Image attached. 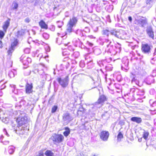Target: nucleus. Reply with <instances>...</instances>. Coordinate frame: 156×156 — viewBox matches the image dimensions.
Returning a JSON list of instances; mask_svg holds the SVG:
<instances>
[{
  "mask_svg": "<svg viewBox=\"0 0 156 156\" xmlns=\"http://www.w3.org/2000/svg\"><path fill=\"white\" fill-rule=\"evenodd\" d=\"M11 113L8 111L4 112L0 109V119L5 124L8 123L12 117Z\"/></svg>",
  "mask_w": 156,
  "mask_h": 156,
  "instance_id": "nucleus-1",
  "label": "nucleus"
},
{
  "mask_svg": "<svg viewBox=\"0 0 156 156\" xmlns=\"http://www.w3.org/2000/svg\"><path fill=\"white\" fill-rule=\"evenodd\" d=\"M17 114H19V117L16 119V122L18 125L21 126L25 123L27 121V117L25 116V114L22 111H18Z\"/></svg>",
  "mask_w": 156,
  "mask_h": 156,
  "instance_id": "nucleus-2",
  "label": "nucleus"
},
{
  "mask_svg": "<svg viewBox=\"0 0 156 156\" xmlns=\"http://www.w3.org/2000/svg\"><path fill=\"white\" fill-rule=\"evenodd\" d=\"M77 22V20L75 17H73L70 19L67 25V33H70L73 31V27L76 26Z\"/></svg>",
  "mask_w": 156,
  "mask_h": 156,
  "instance_id": "nucleus-3",
  "label": "nucleus"
},
{
  "mask_svg": "<svg viewBox=\"0 0 156 156\" xmlns=\"http://www.w3.org/2000/svg\"><path fill=\"white\" fill-rule=\"evenodd\" d=\"M106 100V98L104 95L100 96L98 101L95 103L93 107L100 108L102 105L103 103ZM93 107H92L93 108Z\"/></svg>",
  "mask_w": 156,
  "mask_h": 156,
  "instance_id": "nucleus-4",
  "label": "nucleus"
},
{
  "mask_svg": "<svg viewBox=\"0 0 156 156\" xmlns=\"http://www.w3.org/2000/svg\"><path fill=\"white\" fill-rule=\"evenodd\" d=\"M64 139V136L61 134H54L52 137L53 141L54 142L58 143H60L62 142Z\"/></svg>",
  "mask_w": 156,
  "mask_h": 156,
  "instance_id": "nucleus-5",
  "label": "nucleus"
},
{
  "mask_svg": "<svg viewBox=\"0 0 156 156\" xmlns=\"http://www.w3.org/2000/svg\"><path fill=\"white\" fill-rule=\"evenodd\" d=\"M151 46L147 44H142L141 50L142 52L146 54H149L151 52Z\"/></svg>",
  "mask_w": 156,
  "mask_h": 156,
  "instance_id": "nucleus-6",
  "label": "nucleus"
},
{
  "mask_svg": "<svg viewBox=\"0 0 156 156\" xmlns=\"http://www.w3.org/2000/svg\"><path fill=\"white\" fill-rule=\"evenodd\" d=\"M18 42L17 39H15L14 41L12 43L11 47L8 51V55L9 57L11 56L12 53L14 51L15 47L17 45Z\"/></svg>",
  "mask_w": 156,
  "mask_h": 156,
  "instance_id": "nucleus-7",
  "label": "nucleus"
},
{
  "mask_svg": "<svg viewBox=\"0 0 156 156\" xmlns=\"http://www.w3.org/2000/svg\"><path fill=\"white\" fill-rule=\"evenodd\" d=\"M57 80L59 83L63 87H66L68 84V77L67 76L62 80L60 78H58L57 79Z\"/></svg>",
  "mask_w": 156,
  "mask_h": 156,
  "instance_id": "nucleus-8",
  "label": "nucleus"
},
{
  "mask_svg": "<svg viewBox=\"0 0 156 156\" xmlns=\"http://www.w3.org/2000/svg\"><path fill=\"white\" fill-rule=\"evenodd\" d=\"M109 135V133L108 131H102L100 133V138L103 141H107L108 140Z\"/></svg>",
  "mask_w": 156,
  "mask_h": 156,
  "instance_id": "nucleus-9",
  "label": "nucleus"
},
{
  "mask_svg": "<svg viewBox=\"0 0 156 156\" xmlns=\"http://www.w3.org/2000/svg\"><path fill=\"white\" fill-rule=\"evenodd\" d=\"M70 114L68 112L64 113L62 116V119L64 121L69 122L73 120Z\"/></svg>",
  "mask_w": 156,
  "mask_h": 156,
  "instance_id": "nucleus-10",
  "label": "nucleus"
},
{
  "mask_svg": "<svg viewBox=\"0 0 156 156\" xmlns=\"http://www.w3.org/2000/svg\"><path fill=\"white\" fill-rule=\"evenodd\" d=\"M122 68L126 71L128 69V66L129 60L126 58H124L122 59Z\"/></svg>",
  "mask_w": 156,
  "mask_h": 156,
  "instance_id": "nucleus-11",
  "label": "nucleus"
},
{
  "mask_svg": "<svg viewBox=\"0 0 156 156\" xmlns=\"http://www.w3.org/2000/svg\"><path fill=\"white\" fill-rule=\"evenodd\" d=\"M10 21V19L9 18H8L7 20L5 21L3 23V24L2 26V28L5 33L6 32L9 26Z\"/></svg>",
  "mask_w": 156,
  "mask_h": 156,
  "instance_id": "nucleus-12",
  "label": "nucleus"
},
{
  "mask_svg": "<svg viewBox=\"0 0 156 156\" xmlns=\"http://www.w3.org/2000/svg\"><path fill=\"white\" fill-rule=\"evenodd\" d=\"M21 60L23 65L27 66L31 62V59L29 57H24L22 58L21 57Z\"/></svg>",
  "mask_w": 156,
  "mask_h": 156,
  "instance_id": "nucleus-13",
  "label": "nucleus"
},
{
  "mask_svg": "<svg viewBox=\"0 0 156 156\" xmlns=\"http://www.w3.org/2000/svg\"><path fill=\"white\" fill-rule=\"evenodd\" d=\"M147 34L149 37L153 39H154V32L151 27H149L146 30Z\"/></svg>",
  "mask_w": 156,
  "mask_h": 156,
  "instance_id": "nucleus-14",
  "label": "nucleus"
},
{
  "mask_svg": "<svg viewBox=\"0 0 156 156\" xmlns=\"http://www.w3.org/2000/svg\"><path fill=\"white\" fill-rule=\"evenodd\" d=\"M132 121L136 122L137 123H140L142 122V119L141 118L136 117H132L131 119Z\"/></svg>",
  "mask_w": 156,
  "mask_h": 156,
  "instance_id": "nucleus-15",
  "label": "nucleus"
},
{
  "mask_svg": "<svg viewBox=\"0 0 156 156\" xmlns=\"http://www.w3.org/2000/svg\"><path fill=\"white\" fill-rule=\"evenodd\" d=\"M26 101L23 99H21V101L19 102V104H17L16 105L15 107L17 109H18L19 108H21L22 106L26 104Z\"/></svg>",
  "mask_w": 156,
  "mask_h": 156,
  "instance_id": "nucleus-16",
  "label": "nucleus"
},
{
  "mask_svg": "<svg viewBox=\"0 0 156 156\" xmlns=\"http://www.w3.org/2000/svg\"><path fill=\"white\" fill-rule=\"evenodd\" d=\"M131 78H132V83H136V85H138L139 87H140L139 85V82L137 81L135 78V76L132 73H131L130 75Z\"/></svg>",
  "mask_w": 156,
  "mask_h": 156,
  "instance_id": "nucleus-17",
  "label": "nucleus"
},
{
  "mask_svg": "<svg viewBox=\"0 0 156 156\" xmlns=\"http://www.w3.org/2000/svg\"><path fill=\"white\" fill-rule=\"evenodd\" d=\"M39 24L41 28L45 29H47L48 28L47 25L43 20H41L39 22Z\"/></svg>",
  "mask_w": 156,
  "mask_h": 156,
  "instance_id": "nucleus-18",
  "label": "nucleus"
},
{
  "mask_svg": "<svg viewBox=\"0 0 156 156\" xmlns=\"http://www.w3.org/2000/svg\"><path fill=\"white\" fill-rule=\"evenodd\" d=\"M119 31L115 30H111L110 33L112 35H114L117 37H121V36L119 35Z\"/></svg>",
  "mask_w": 156,
  "mask_h": 156,
  "instance_id": "nucleus-19",
  "label": "nucleus"
},
{
  "mask_svg": "<svg viewBox=\"0 0 156 156\" xmlns=\"http://www.w3.org/2000/svg\"><path fill=\"white\" fill-rule=\"evenodd\" d=\"M65 129L66 131L64 132L63 134L66 137L68 136L70 133V129L69 128L67 127H65Z\"/></svg>",
  "mask_w": 156,
  "mask_h": 156,
  "instance_id": "nucleus-20",
  "label": "nucleus"
},
{
  "mask_svg": "<svg viewBox=\"0 0 156 156\" xmlns=\"http://www.w3.org/2000/svg\"><path fill=\"white\" fill-rule=\"evenodd\" d=\"M18 7V3L15 1L13 2L11 6V9L12 10L17 9Z\"/></svg>",
  "mask_w": 156,
  "mask_h": 156,
  "instance_id": "nucleus-21",
  "label": "nucleus"
},
{
  "mask_svg": "<svg viewBox=\"0 0 156 156\" xmlns=\"http://www.w3.org/2000/svg\"><path fill=\"white\" fill-rule=\"evenodd\" d=\"M16 73L15 70H14L13 71H10L9 73V75L10 77H14L15 75H16Z\"/></svg>",
  "mask_w": 156,
  "mask_h": 156,
  "instance_id": "nucleus-22",
  "label": "nucleus"
},
{
  "mask_svg": "<svg viewBox=\"0 0 156 156\" xmlns=\"http://www.w3.org/2000/svg\"><path fill=\"white\" fill-rule=\"evenodd\" d=\"M15 150V147L13 146H9L8 147V152L10 154H12Z\"/></svg>",
  "mask_w": 156,
  "mask_h": 156,
  "instance_id": "nucleus-23",
  "label": "nucleus"
},
{
  "mask_svg": "<svg viewBox=\"0 0 156 156\" xmlns=\"http://www.w3.org/2000/svg\"><path fill=\"white\" fill-rule=\"evenodd\" d=\"M146 3L147 4L146 7L148 8V9H149L152 7V5L151 4V0H147Z\"/></svg>",
  "mask_w": 156,
  "mask_h": 156,
  "instance_id": "nucleus-24",
  "label": "nucleus"
},
{
  "mask_svg": "<svg viewBox=\"0 0 156 156\" xmlns=\"http://www.w3.org/2000/svg\"><path fill=\"white\" fill-rule=\"evenodd\" d=\"M45 154L47 156H53V153L51 151L47 150Z\"/></svg>",
  "mask_w": 156,
  "mask_h": 156,
  "instance_id": "nucleus-25",
  "label": "nucleus"
},
{
  "mask_svg": "<svg viewBox=\"0 0 156 156\" xmlns=\"http://www.w3.org/2000/svg\"><path fill=\"white\" fill-rule=\"evenodd\" d=\"M149 133L148 132L145 131L143 134V137L145 139L147 140L149 136Z\"/></svg>",
  "mask_w": 156,
  "mask_h": 156,
  "instance_id": "nucleus-26",
  "label": "nucleus"
},
{
  "mask_svg": "<svg viewBox=\"0 0 156 156\" xmlns=\"http://www.w3.org/2000/svg\"><path fill=\"white\" fill-rule=\"evenodd\" d=\"M102 34L103 35H106L107 36H108L109 33H110V31H109L107 29L104 30L102 31Z\"/></svg>",
  "mask_w": 156,
  "mask_h": 156,
  "instance_id": "nucleus-27",
  "label": "nucleus"
},
{
  "mask_svg": "<svg viewBox=\"0 0 156 156\" xmlns=\"http://www.w3.org/2000/svg\"><path fill=\"white\" fill-rule=\"evenodd\" d=\"M123 137V134L121 132H119L117 136V139L118 141H120L121 139Z\"/></svg>",
  "mask_w": 156,
  "mask_h": 156,
  "instance_id": "nucleus-28",
  "label": "nucleus"
},
{
  "mask_svg": "<svg viewBox=\"0 0 156 156\" xmlns=\"http://www.w3.org/2000/svg\"><path fill=\"white\" fill-rule=\"evenodd\" d=\"M62 44H63L65 46H67L69 43V42L68 41L65 40H63L61 41Z\"/></svg>",
  "mask_w": 156,
  "mask_h": 156,
  "instance_id": "nucleus-29",
  "label": "nucleus"
},
{
  "mask_svg": "<svg viewBox=\"0 0 156 156\" xmlns=\"http://www.w3.org/2000/svg\"><path fill=\"white\" fill-rule=\"evenodd\" d=\"M139 23H140L142 26H143V25L145 23V20L142 19H140L139 20Z\"/></svg>",
  "mask_w": 156,
  "mask_h": 156,
  "instance_id": "nucleus-30",
  "label": "nucleus"
},
{
  "mask_svg": "<svg viewBox=\"0 0 156 156\" xmlns=\"http://www.w3.org/2000/svg\"><path fill=\"white\" fill-rule=\"evenodd\" d=\"M149 103L152 106H156V101L153 102L152 100H150Z\"/></svg>",
  "mask_w": 156,
  "mask_h": 156,
  "instance_id": "nucleus-31",
  "label": "nucleus"
},
{
  "mask_svg": "<svg viewBox=\"0 0 156 156\" xmlns=\"http://www.w3.org/2000/svg\"><path fill=\"white\" fill-rule=\"evenodd\" d=\"M58 108L57 106L55 105L52 108L51 112L52 113L55 112L57 110Z\"/></svg>",
  "mask_w": 156,
  "mask_h": 156,
  "instance_id": "nucleus-32",
  "label": "nucleus"
},
{
  "mask_svg": "<svg viewBox=\"0 0 156 156\" xmlns=\"http://www.w3.org/2000/svg\"><path fill=\"white\" fill-rule=\"evenodd\" d=\"M5 32L2 30H0V38L2 39L4 37L5 35Z\"/></svg>",
  "mask_w": 156,
  "mask_h": 156,
  "instance_id": "nucleus-33",
  "label": "nucleus"
},
{
  "mask_svg": "<svg viewBox=\"0 0 156 156\" xmlns=\"http://www.w3.org/2000/svg\"><path fill=\"white\" fill-rule=\"evenodd\" d=\"M32 84L31 83H27L26 88H33Z\"/></svg>",
  "mask_w": 156,
  "mask_h": 156,
  "instance_id": "nucleus-34",
  "label": "nucleus"
},
{
  "mask_svg": "<svg viewBox=\"0 0 156 156\" xmlns=\"http://www.w3.org/2000/svg\"><path fill=\"white\" fill-rule=\"evenodd\" d=\"M32 88H26V93L27 94H30L32 93Z\"/></svg>",
  "mask_w": 156,
  "mask_h": 156,
  "instance_id": "nucleus-35",
  "label": "nucleus"
},
{
  "mask_svg": "<svg viewBox=\"0 0 156 156\" xmlns=\"http://www.w3.org/2000/svg\"><path fill=\"white\" fill-rule=\"evenodd\" d=\"M123 33V31H121V33H120L119 32V35L120 36H121V37H118L119 38H121L122 39H124L125 38V37L124 36V35L122 34V33Z\"/></svg>",
  "mask_w": 156,
  "mask_h": 156,
  "instance_id": "nucleus-36",
  "label": "nucleus"
},
{
  "mask_svg": "<svg viewBox=\"0 0 156 156\" xmlns=\"http://www.w3.org/2000/svg\"><path fill=\"white\" fill-rule=\"evenodd\" d=\"M43 36L46 39H48L49 37V35L46 33H44L43 34Z\"/></svg>",
  "mask_w": 156,
  "mask_h": 156,
  "instance_id": "nucleus-37",
  "label": "nucleus"
},
{
  "mask_svg": "<svg viewBox=\"0 0 156 156\" xmlns=\"http://www.w3.org/2000/svg\"><path fill=\"white\" fill-rule=\"evenodd\" d=\"M62 37V36H61L60 38L58 37L56 38V42L58 44H61L60 42V40H61Z\"/></svg>",
  "mask_w": 156,
  "mask_h": 156,
  "instance_id": "nucleus-38",
  "label": "nucleus"
},
{
  "mask_svg": "<svg viewBox=\"0 0 156 156\" xmlns=\"http://www.w3.org/2000/svg\"><path fill=\"white\" fill-rule=\"evenodd\" d=\"M117 80L118 81H120L122 80V77L120 75H118L116 77Z\"/></svg>",
  "mask_w": 156,
  "mask_h": 156,
  "instance_id": "nucleus-39",
  "label": "nucleus"
},
{
  "mask_svg": "<svg viewBox=\"0 0 156 156\" xmlns=\"http://www.w3.org/2000/svg\"><path fill=\"white\" fill-rule=\"evenodd\" d=\"M57 22L58 27L59 28H61L63 25V22L61 21H58Z\"/></svg>",
  "mask_w": 156,
  "mask_h": 156,
  "instance_id": "nucleus-40",
  "label": "nucleus"
},
{
  "mask_svg": "<svg viewBox=\"0 0 156 156\" xmlns=\"http://www.w3.org/2000/svg\"><path fill=\"white\" fill-rule=\"evenodd\" d=\"M12 92L15 94H17L18 93V90L17 88H13L12 90Z\"/></svg>",
  "mask_w": 156,
  "mask_h": 156,
  "instance_id": "nucleus-41",
  "label": "nucleus"
},
{
  "mask_svg": "<svg viewBox=\"0 0 156 156\" xmlns=\"http://www.w3.org/2000/svg\"><path fill=\"white\" fill-rule=\"evenodd\" d=\"M106 43L107 44V47H108L109 45L111 43V41H110L108 40H106Z\"/></svg>",
  "mask_w": 156,
  "mask_h": 156,
  "instance_id": "nucleus-42",
  "label": "nucleus"
},
{
  "mask_svg": "<svg viewBox=\"0 0 156 156\" xmlns=\"http://www.w3.org/2000/svg\"><path fill=\"white\" fill-rule=\"evenodd\" d=\"M3 133H4L5 134V135H6L8 137L9 136V134L7 133V131L6 129H3Z\"/></svg>",
  "mask_w": 156,
  "mask_h": 156,
  "instance_id": "nucleus-43",
  "label": "nucleus"
},
{
  "mask_svg": "<svg viewBox=\"0 0 156 156\" xmlns=\"http://www.w3.org/2000/svg\"><path fill=\"white\" fill-rule=\"evenodd\" d=\"M44 153L42 151H39L38 153V156H44Z\"/></svg>",
  "mask_w": 156,
  "mask_h": 156,
  "instance_id": "nucleus-44",
  "label": "nucleus"
},
{
  "mask_svg": "<svg viewBox=\"0 0 156 156\" xmlns=\"http://www.w3.org/2000/svg\"><path fill=\"white\" fill-rule=\"evenodd\" d=\"M24 51L26 53H29L30 52V49L29 48H27L24 50Z\"/></svg>",
  "mask_w": 156,
  "mask_h": 156,
  "instance_id": "nucleus-45",
  "label": "nucleus"
},
{
  "mask_svg": "<svg viewBox=\"0 0 156 156\" xmlns=\"http://www.w3.org/2000/svg\"><path fill=\"white\" fill-rule=\"evenodd\" d=\"M3 143V144L5 145H8L9 144V141H4L3 140L2 142Z\"/></svg>",
  "mask_w": 156,
  "mask_h": 156,
  "instance_id": "nucleus-46",
  "label": "nucleus"
},
{
  "mask_svg": "<svg viewBox=\"0 0 156 156\" xmlns=\"http://www.w3.org/2000/svg\"><path fill=\"white\" fill-rule=\"evenodd\" d=\"M4 136L3 135H1L0 136V142H2L4 140Z\"/></svg>",
  "mask_w": 156,
  "mask_h": 156,
  "instance_id": "nucleus-47",
  "label": "nucleus"
},
{
  "mask_svg": "<svg viewBox=\"0 0 156 156\" xmlns=\"http://www.w3.org/2000/svg\"><path fill=\"white\" fill-rule=\"evenodd\" d=\"M151 113L152 115H154L156 113V111L155 110H151Z\"/></svg>",
  "mask_w": 156,
  "mask_h": 156,
  "instance_id": "nucleus-48",
  "label": "nucleus"
},
{
  "mask_svg": "<svg viewBox=\"0 0 156 156\" xmlns=\"http://www.w3.org/2000/svg\"><path fill=\"white\" fill-rule=\"evenodd\" d=\"M4 88H0V96H2L3 95L2 90Z\"/></svg>",
  "mask_w": 156,
  "mask_h": 156,
  "instance_id": "nucleus-49",
  "label": "nucleus"
},
{
  "mask_svg": "<svg viewBox=\"0 0 156 156\" xmlns=\"http://www.w3.org/2000/svg\"><path fill=\"white\" fill-rule=\"evenodd\" d=\"M25 21L27 23H28L30 21V20L29 19V18H27L25 19Z\"/></svg>",
  "mask_w": 156,
  "mask_h": 156,
  "instance_id": "nucleus-50",
  "label": "nucleus"
},
{
  "mask_svg": "<svg viewBox=\"0 0 156 156\" xmlns=\"http://www.w3.org/2000/svg\"><path fill=\"white\" fill-rule=\"evenodd\" d=\"M76 156H84V155L82 153H80V154H78Z\"/></svg>",
  "mask_w": 156,
  "mask_h": 156,
  "instance_id": "nucleus-51",
  "label": "nucleus"
},
{
  "mask_svg": "<svg viewBox=\"0 0 156 156\" xmlns=\"http://www.w3.org/2000/svg\"><path fill=\"white\" fill-rule=\"evenodd\" d=\"M128 20L130 22H131L132 20V18L131 16H129L128 17Z\"/></svg>",
  "mask_w": 156,
  "mask_h": 156,
  "instance_id": "nucleus-52",
  "label": "nucleus"
},
{
  "mask_svg": "<svg viewBox=\"0 0 156 156\" xmlns=\"http://www.w3.org/2000/svg\"><path fill=\"white\" fill-rule=\"evenodd\" d=\"M2 47V42L0 40V48Z\"/></svg>",
  "mask_w": 156,
  "mask_h": 156,
  "instance_id": "nucleus-53",
  "label": "nucleus"
},
{
  "mask_svg": "<svg viewBox=\"0 0 156 156\" xmlns=\"http://www.w3.org/2000/svg\"><path fill=\"white\" fill-rule=\"evenodd\" d=\"M108 90H109V92H110L111 94H113V91L111 89H110V88H108Z\"/></svg>",
  "mask_w": 156,
  "mask_h": 156,
  "instance_id": "nucleus-54",
  "label": "nucleus"
},
{
  "mask_svg": "<svg viewBox=\"0 0 156 156\" xmlns=\"http://www.w3.org/2000/svg\"><path fill=\"white\" fill-rule=\"evenodd\" d=\"M101 90L100 89H98V91H99V94H101L102 93L101 92L100 90L101 91L103 92V89L102 88H100Z\"/></svg>",
  "mask_w": 156,
  "mask_h": 156,
  "instance_id": "nucleus-55",
  "label": "nucleus"
},
{
  "mask_svg": "<svg viewBox=\"0 0 156 156\" xmlns=\"http://www.w3.org/2000/svg\"><path fill=\"white\" fill-rule=\"evenodd\" d=\"M2 88H5V87H6V86L5 85V84H4L2 85Z\"/></svg>",
  "mask_w": 156,
  "mask_h": 156,
  "instance_id": "nucleus-56",
  "label": "nucleus"
},
{
  "mask_svg": "<svg viewBox=\"0 0 156 156\" xmlns=\"http://www.w3.org/2000/svg\"><path fill=\"white\" fill-rule=\"evenodd\" d=\"M10 87H15V85H10Z\"/></svg>",
  "mask_w": 156,
  "mask_h": 156,
  "instance_id": "nucleus-57",
  "label": "nucleus"
},
{
  "mask_svg": "<svg viewBox=\"0 0 156 156\" xmlns=\"http://www.w3.org/2000/svg\"><path fill=\"white\" fill-rule=\"evenodd\" d=\"M91 156H98V155H95V154H92Z\"/></svg>",
  "mask_w": 156,
  "mask_h": 156,
  "instance_id": "nucleus-58",
  "label": "nucleus"
},
{
  "mask_svg": "<svg viewBox=\"0 0 156 156\" xmlns=\"http://www.w3.org/2000/svg\"><path fill=\"white\" fill-rule=\"evenodd\" d=\"M42 66H44V65H43Z\"/></svg>",
  "mask_w": 156,
  "mask_h": 156,
  "instance_id": "nucleus-59",
  "label": "nucleus"
},
{
  "mask_svg": "<svg viewBox=\"0 0 156 156\" xmlns=\"http://www.w3.org/2000/svg\"><path fill=\"white\" fill-rule=\"evenodd\" d=\"M63 37H65V36H63Z\"/></svg>",
  "mask_w": 156,
  "mask_h": 156,
  "instance_id": "nucleus-60",
  "label": "nucleus"
},
{
  "mask_svg": "<svg viewBox=\"0 0 156 156\" xmlns=\"http://www.w3.org/2000/svg\"><path fill=\"white\" fill-rule=\"evenodd\" d=\"M42 87H43V85L42 86Z\"/></svg>",
  "mask_w": 156,
  "mask_h": 156,
  "instance_id": "nucleus-61",
  "label": "nucleus"
},
{
  "mask_svg": "<svg viewBox=\"0 0 156 156\" xmlns=\"http://www.w3.org/2000/svg\"><path fill=\"white\" fill-rule=\"evenodd\" d=\"M120 47H119V50H120Z\"/></svg>",
  "mask_w": 156,
  "mask_h": 156,
  "instance_id": "nucleus-62",
  "label": "nucleus"
},
{
  "mask_svg": "<svg viewBox=\"0 0 156 156\" xmlns=\"http://www.w3.org/2000/svg\"><path fill=\"white\" fill-rule=\"evenodd\" d=\"M48 49H49V50H50V48H48Z\"/></svg>",
  "mask_w": 156,
  "mask_h": 156,
  "instance_id": "nucleus-63",
  "label": "nucleus"
},
{
  "mask_svg": "<svg viewBox=\"0 0 156 156\" xmlns=\"http://www.w3.org/2000/svg\"><path fill=\"white\" fill-rule=\"evenodd\" d=\"M156 48H155V51H156Z\"/></svg>",
  "mask_w": 156,
  "mask_h": 156,
  "instance_id": "nucleus-64",
  "label": "nucleus"
}]
</instances>
